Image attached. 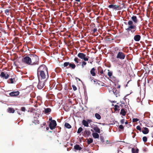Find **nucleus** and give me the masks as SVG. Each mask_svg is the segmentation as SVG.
<instances>
[{
    "instance_id": "a211bd4d",
    "label": "nucleus",
    "mask_w": 153,
    "mask_h": 153,
    "mask_svg": "<svg viewBox=\"0 0 153 153\" xmlns=\"http://www.w3.org/2000/svg\"><path fill=\"white\" fill-rule=\"evenodd\" d=\"M74 148L76 150H80L82 149V148L78 144H76L74 145Z\"/></svg>"
},
{
    "instance_id": "ea45409f",
    "label": "nucleus",
    "mask_w": 153,
    "mask_h": 153,
    "mask_svg": "<svg viewBox=\"0 0 153 153\" xmlns=\"http://www.w3.org/2000/svg\"><path fill=\"white\" fill-rule=\"evenodd\" d=\"M119 130L120 131L121 130H123L124 129V127L122 125H120L119 126Z\"/></svg>"
},
{
    "instance_id": "f3484780",
    "label": "nucleus",
    "mask_w": 153,
    "mask_h": 153,
    "mask_svg": "<svg viewBox=\"0 0 153 153\" xmlns=\"http://www.w3.org/2000/svg\"><path fill=\"white\" fill-rule=\"evenodd\" d=\"M118 7L117 6V5L113 4H110L108 6V7L110 8H113L114 9L116 10H117V9Z\"/></svg>"
},
{
    "instance_id": "0eeeda50",
    "label": "nucleus",
    "mask_w": 153,
    "mask_h": 153,
    "mask_svg": "<svg viewBox=\"0 0 153 153\" xmlns=\"http://www.w3.org/2000/svg\"><path fill=\"white\" fill-rule=\"evenodd\" d=\"M56 123L55 120H51L50 123L49 127L50 128L51 130H52L55 129V127L56 126Z\"/></svg>"
},
{
    "instance_id": "4be33fe9",
    "label": "nucleus",
    "mask_w": 153,
    "mask_h": 153,
    "mask_svg": "<svg viewBox=\"0 0 153 153\" xmlns=\"http://www.w3.org/2000/svg\"><path fill=\"white\" fill-rule=\"evenodd\" d=\"M82 123L83 125H84V126L87 127L88 126V122L85 120H83L82 122Z\"/></svg>"
},
{
    "instance_id": "2eb2a0df",
    "label": "nucleus",
    "mask_w": 153,
    "mask_h": 153,
    "mask_svg": "<svg viewBox=\"0 0 153 153\" xmlns=\"http://www.w3.org/2000/svg\"><path fill=\"white\" fill-rule=\"evenodd\" d=\"M38 117H39V116H38ZM38 118L34 117L33 119V122L35 123L36 124H37L39 123V120H38Z\"/></svg>"
},
{
    "instance_id": "5701e85b",
    "label": "nucleus",
    "mask_w": 153,
    "mask_h": 153,
    "mask_svg": "<svg viewBox=\"0 0 153 153\" xmlns=\"http://www.w3.org/2000/svg\"><path fill=\"white\" fill-rule=\"evenodd\" d=\"M120 113V114L122 115L123 116H124L126 114V112L124 108H122L121 109Z\"/></svg>"
},
{
    "instance_id": "2f4dec72",
    "label": "nucleus",
    "mask_w": 153,
    "mask_h": 153,
    "mask_svg": "<svg viewBox=\"0 0 153 153\" xmlns=\"http://www.w3.org/2000/svg\"><path fill=\"white\" fill-rule=\"evenodd\" d=\"M14 79V78H10L8 80V82L9 83H14L13 79Z\"/></svg>"
},
{
    "instance_id": "9b49d317",
    "label": "nucleus",
    "mask_w": 153,
    "mask_h": 153,
    "mask_svg": "<svg viewBox=\"0 0 153 153\" xmlns=\"http://www.w3.org/2000/svg\"><path fill=\"white\" fill-rule=\"evenodd\" d=\"M45 85L44 82L41 81H39L37 87L39 89H42Z\"/></svg>"
},
{
    "instance_id": "a18cd8bd",
    "label": "nucleus",
    "mask_w": 153,
    "mask_h": 153,
    "mask_svg": "<svg viewBox=\"0 0 153 153\" xmlns=\"http://www.w3.org/2000/svg\"><path fill=\"white\" fill-rule=\"evenodd\" d=\"M21 110L23 111H25L26 110V108L25 107H22L21 108Z\"/></svg>"
},
{
    "instance_id": "e433bc0d",
    "label": "nucleus",
    "mask_w": 153,
    "mask_h": 153,
    "mask_svg": "<svg viewBox=\"0 0 153 153\" xmlns=\"http://www.w3.org/2000/svg\"><path fill=\"white\" fill-rule=\"evenodd\" d=\"M83 129L82 128V127H80L78 129L77 131V133L78 134H79L82 131Z\"/></svg>"
},
{
    "instance_id": "c9c22d12",
    "label": "nucleus",
    "mask_w": 153,
    "mask_h": 153,
    "mask_svg": "<svg viewBox=\"0 0 153 153\" xmlns=\"http://www.w3.org/2000/svg\"><path fill=\"white\" fill-rule=\"evenodd\" d=\"M61 69L59 67L56 68L55 70V71L56 72H59L61 71Z\"/></svg>"
},
{
    "instance_id": "bf43d9fd",
    "label": "nucleus",
    "mask_w": 153,
    "mask_h": 153,
    "mask_svg": "<svg viewBox=\"0 0 153 153\" xmlns=\"http://www.w3.org/2000/svg\"><path fill=\"white\" fill-rule=\"evenodd\" d=\"M120 85H117V88H120Z\"/></svg>"
},
{
    "instance_id": "a19ab883",
    "label": "nucleus",
    "mask_w": 153,
    "mask_h": 153,
    "mask_svg": "<svg viewBox=\"0 0 153 153\" xmlns=\"http://www.w3.org/2000/svg\"><path fill=\"white\" fill-rule=\"evenodd\" d=\"M111 59L112 62H117V59L116 58L113 57L111 58Z\"/></svg>"
},
{
    "instance_id": "0e129e2a",
    "label": "nucleus",
    "mask_w": 153,
    "mask_h": 153,
    "mask_svg": "<svg viewBox=\"0 0 153 153\" xmlns=\"http://www.w3.org/2000/svg\"><path fill=\"white\" fill-rule=\"evenodd\" d=\"M49 120L50 121H51V120H52V117H51L50 118H49Z\"/></svg>"
},
{
    "instance_id": "4d7b16f0",
    "label": "nucleus",
    "mask_w": 153,
    "mask_h": 153,
    "mask_svg": "<svg viewBox=\"0 0 153 153\" xmlns=\"http://www.w3.org/2000/svg\"><path fill=\"white\" fill-rule=\"evenodd\" d=\"M139 151V150L138 149H137L135 151V153H138Z\"/></svg>"
},
{
    "instance_id": "9d476101",
    "label": "nucleus",
    "mask_w": 153,
    "mask_h": 153,
    "mask_svg": "<svg viewBox=\"0 0 153 153\" xmlns=\"http://www.w3.org/2000/svg\"><path fill=\"white\" fill-rule=\"evenodd\" d=\"M19 94V91H13L9 93V95L11 97L16 96L18 95Z\"/></svg>"
},
{
    "instance_id": "c756f323",
    "label": "nucleus",
    "mask_w": 153,
    "mask_h": 153,
    "mask_svg": "<svg viewBox=\"0 0 153 153\" xmlns=\"http://www.w3.org/2000/svg\"><path fill=\"white\" fill-rule=\"evenodd\" d=\"M108 75L109 77H111L112 75L113 72L110 71L109 70H108Z\"/></svg>"
},
{
    "instance_id": "052dcab7",
    "label": "nucleus",
    "mask_w": 153,
    "mask_h": 153,
    "mask_svg": "<svg viewBox=\"0 0 153 153\" xmlns=\"http://www.w3.org/2000/svg\"><path fill=\"white\" fill-rule=\"evenodd\" d=\"M97 81H98V80L97 79H95L94 80V82H96Z\"/></svg>"
},
{
    "instance_id": "58836bf2",
    "label": "nucleus",
    "mask_w": 153,
    "mask_h": 153,
    "mask_svg": "<svg viewBox=\"0 0 153 153\" xmlns=\"http://www.w3.org/2000/svg\"><path fill=\"white\" fill-rule=\"evenodd\" d=\"M150 115V113L149 112H146L144 114V116L146 117H149Z\"/></svg>"
},
{
    "instance_id": "5fc2aeb1",
    "label": "nucleus",
    "mask_w": 153,
    "mask_h": 153,
    "mask_svg": "<svg viewBox=\"0 0 153 153\" xmlns=\"http://www.w3.org/2000/svg\"><path fill=\"white\" fill-rule=\"evenodd\" d=\"M88 122V123H90L91 122H92V120H88L87 121Z\"/></svg>"
},
{
    "instance_id": "49530a36",
    "label": "nucleus",
    "mask_w": 153,
    "mask_h": 153,
    "mask_svg": "<svg viewBox=\"0 0 153 153\" xmlns=\"http://www.w3.org/2000/svg\"><path fill=\"white\" fill-rule=\"evenodd\" d=\"M111 79H112V80H113L114 81H115V80H116V78L115 77L113 76L112 75V76H111V77H109Z\"/></svg>"
},
{
    "instance_id": "dca6fc26",
    "label": "nucleus",
    "mask_w": 153,
    "mask_h": 153,
    "mask_svg": "<svg viewBox=\"0 0 153 153\" xmlns=\"http://www.w3.org/2000/svg\"><path fill=\"white\" fill-rule=\"evenodd\" d=\"M95 71L96 69L94 68H92L91 70L90 73L92 76H96V73H95Z\"/></svg>"
},
{
    "instance_id": "c85d7f7f",
    "label": "nucleus",
    "mask_w": 153,
    "mask_h": 153,
    "mask_svg": "<svg viewBox=\"0 0 153 153\" xmlns=\"http://www.w3.org/2000/svg\"><path fill=\"white\" fill-rule=\"evenodd\" d=\"M87 143L88 144H90L91 143H92L93 142V139L91 138H89L87 140Z\"/></svg>"
},
{
    "instance_id": "6e6d98bb",
    "label": "nucleus",
    "mask_w": 153,
    "mask_h": 153,
    "mask_svg": "<svg viewBox=\"0 0 153 153\" xmlns=\"http://www.w3.org/2000/svg\"><path fill=\"white\" fill-rule=\"evenodd\" d=\"M117 6L118 7L117 9L118 10H120L122 8L120 5H117Z\"/></svg>"
},
{
    "instance_id": "37998d69",
    "label": "nucleus",
    "mask_w": 153,
    "mask_h": 153,
    "mask_svg": "<svg viewBox=\"0 0 153 153\" xmlns=\"http://www.w3.org/2000/svg\"><path fill=\"white\" fill-rule=\"evenodd\" d=\"M136 129L140 131H141V128L139 126H138L136 127Z\"/></svg>"
},
{
    "instance_id": "b1692460",
    "label": "nucleus",
    "mask_w": 153,
    "mask_h": 153,
    "mask_svg": "<svg viewBox=\"0 0 153 153\" xmlns=\"http://www.w3.org/2000/svg\"><path fill=\"white\" fill-rule=\"evenodd\" d=\"M51 109L49 108H45L44 112L45 114L48 113L51 111Z\"/></svg>"
},
{
    "instance_id": "4468645a",
    "label": "nucleus",
    "mask_w": 153,
    "mask_h": 153,
    "mask_svg": "<svg viewBox=\"0 0 153 153\" xmlns=\"http://www.w3.org/2000/svg\"><path fill=\"white\" fill-rule=\"evenodd\" d=\"M149 130L146 127H143L142 130V132L145 134H146L149 133Z\"/></svg>"
},
{
    "instance_id": "6e6552de",
    "label": "nucleus",
    "mask_w": 153,
    "mask_h": 153,
    "mask_svg": "<svg viewBox=\"0 0 153 153\" xmlns=\"http://www.w3.org/2000/svg\"><path fill=\"white\" fill-rule=\"evenodd\" d=\"M9 74H7V72L6 73V72H1L0 75V76L1 78L5 79H7L9 78Z\"/></svg>"
},
{
    "instance_id": "864d4df0",
    "label": "nucleus",
    "mask_w": 153,
    "mask_h": 153,
    "mask_svg": "<svg viewBox=\"0 0 153 153\" xmlns=\"http://www.w3.org/2000/svg\"><path fill=\"white\" fill-rule=\"evenodd\" d=\"M132 134H134V135L132 136V137L133 138H134L136 136V133H135L132 132Z\"/></svg>"
},
{
    "instance_id": "bb28decb",
    "label": "nucleus",
    "mask_w": 153,
    "mask_h": 153,
    "mask_svg": "<svg viewBox=\"0 0 153 153\" xmlns=\"http://www.w3.org/2000/svg\"><path fill=\"white\" fill-rule=\"evenodd\" d=\"M65 126L67 128L70 129L71 128V125L68 123H65Z\"/></svg>"
},
{
    "instance_id": "774afa93",
    "label": "nucleus",
    "mask_w": 153,
    "mask_h": 153,
    "mask_svg": "<svg viewBox=\"0 0 153 153\" xmlns=\"http://www.w3.org/2000/svg\"><path fill=\"white\" fill-rule=\"evenodd\" d=\"M106 143H109V141L108 140H107L106 141Z\"/></svg>"
},
{
    "instance_id": "72a5a7b5",
    "label": "nucleus",
    "mask_w": 153,
    "mask_h": 153,
    "mask_svg": "<svg viewBox=\"0 0 153 153\" xmlns=\"http://www.w3.org/2000/svg\"><path fill=\"white\" fill-rule=\"evenodd\" d=\"M85 61H82L81 62V66L82 68H83L84 66L85 65L87 64V63Z\"/></svg>"
},
{
    "instance_id": "de8ad7c7",
    "label": "nucleus",
    "mask_w": 153,
    "mask_h": 153,
    "mask_svg": "<svg viewBox=\"0 0 153 153\" xmlns=\"http://www.w3.org/2000/svg\"><path fill=\"white\" fill-rule=\"evenodd\" d=\"M97 31V29L96 28H94L93 30L92 31L93 32V33H95Z\"/></svg>"
},
{
    "instance_id": "39448f33",
    "label": "nucleus",
    "mask_w": 153,
    "mask_h": 153,
    "mask_svg": "<svg viewBox=\"0 0 153 153\" xmlns=\"http://www.w3.org/2000/svg\"><path fill=\"white\" fill-rule=\"evenodd\" d=\"M77 56L84 61H88V60L89 57L86 56L85 53H79L77 54Z\"/></svg>"
},
{
    "instance_id": "423d86ee",
    "label": "nucleus",
    "mask_w": 153,
    "mask_h": 153,
    "mask_svg": "<svg viewBox=\"0 0 153 153\" xmlns=\"http://www.w3.org/2000/svg\"><path fill=\"white\" fill-rule=\"evenodd\" d=\"M126 55L123 52L120 51L117 53L116 58L118 59L121 60H123L125 59Z\"/></svg>"
},
{
    "instance_id": "f704fd0d",
    "label": "nucleus",
    "mask_w": 153,
    "mask_h": 153,
    "mask_svg": "<svg viewBox=\"0 0 153 153\" xmlns=\"http://www.w3.org/2000/svg\"><path fill=\"white\" fill-rule=\"evenodd\" d=\"M74 61L76 63H78L79 62V61L80 60L77 57H75L74 59Z\"/></svg>"
},
{
    "instance_id": "6ab92c4d",
    "label": "nucleus",
    "mask_w": 153,
    "mask_h": 153,
    "mask_svg": "<svg viewBox=\"0 0 153 153\" xmlns=\"http://www.w3.org/2000/svg\"><path fill=\"white\" fill-rule=\"evenodd\" d=\"M69 66L67 67V68H71L72 69H74L76 67V65L75 64L70 63L69 64Z\"/></svg>"
},
{
    "instance_id": "f03ea898",
    "label": "nucleus",
    "mask_w": 153,
    "mask_h": 153,
    "mask_svg": "<svg viewBox=\"0 0 153 153\" xmlns=\"http://www.w3.org/2000/svg\"><path fill=\"white\" fill-rule=\"evenodd\" d=\"M131 20H129L128 22V26L126 30L128 32H131L132 33H134L136 30V25L134 24H136L138 22V20L136 16L133 15L131 17Z\"/></svg>"
},
{
    "instance_id": "a878e982",
    "label": "nucleus",
    "mask_w": 153,
    "mask_h": 153,
    "mask_svg": "<svg viewBox=\"0 0 153 153\" xmlns=\"http://www.w3.org/2000/svg\"><path fill=\"white\" fill-rule=\"evenodd\" d=\"M7 110L8 112L10 113H14L15 111V110L12 108H9Z\"/></svg>"
},
{
    "instance_id": "13d9d810",
    "label": "nucleus",
    "mask_w": 153,
    "mask_h": 153,
    "mask_svg": "<svg viewBox=\"0 0 153 153\" xmlns=\"http://www.w3.org/2000/svg\"><path fill=\"white\" fill-rule=\"evenodd\" d=\"M103 70H102L100 71V73L101 74H103Z\"/></svg>"
},
{
    "instance_id": "603ef678",
    "label": "nucleus",
    "mask_w": 153,
    "mask_h": 153,
    "mask_svg": "<svg viewBox=\"0 0 153 153\" xmlns=\"http://www.w3.org/2000/svg\"><path fill=\"white\" fill-rule=\"evenodd\" d=\"M131 151L132 153H135V150L134 148H132L131 149Z\"/></svg>"
},
{
    "instance_id": "680f3d73",
    "label": "nucleus",
    "mask_w": 153,
    "mask_h": 153,
    "mask_svg": "<svg viewBox=\"0 0 153 153\" xmlns=\"http://www.w3.org/2000/svg\"><path fill=\"white\" fill-rule=\"evenodd\" d=\"M75 1L77 2H80V0H74Z\"/></svg>"
},
{
    "instance_id": "338daca9",
    "label": "nucleus",
    "mask_w": 153,
    "mask_h": 153,
    "mask_svg": "<svg viewBox=\"0 0 153 153\" xmlns=\"http://www.w3.org/2000/svg\"><path fill=\"white\" fill-rule=\"evenodd\" d=\"M17 113L20 115L21 114H20V113L18 111H17Z\"/></svg>"
},
{
    "instance_id": "412c9836",
    "label": "nucleus",
    "mask_w": 153,
    "mask_h": 153,
    "mask_svg": "<svg viewBox=\"0 0 153 153\" xmlns=\"http://www.w3.org/2000/svg\"><path fill=\"white\" fill-rule=\"evenodd\" d=\"M69 62H65L64 63L62 64L61 65V66L62 68H64V67H67L68 65H69Z\"/></svg>"
},
{
    "instance_id": "1a4fd4ad",
    "label": "nucleus",
    "mask_w": 153,
    "mask_h": 153,
    "mask_svg": "<svg viewBox=\"0 0 153 153\" xmlns=\"http://www.w3.org/2000/svg\"><path fill=\"white\" fill-rule=\"evenodd\" d=\"M113 92L116 97L120 96V90H117L116 88H114L113 89Z\"/></svg>"
},
{
    "instance_id": "4c0bfd02",
    "label": "nucleus",
    "mask_w": 153,
    "mask_h": 153,
    "mask_svg": "<svg viewBox=\"0 0 153 153\" xmlns=\"http://www.w3.org/2000/svg\"><path fill=\"white\" fill-rule=\"evenodd\" d=\"M4 13L6 15H9V10L8 9H7L5 10Z\"/></svg>"
},
{
    "instance_id": "aec40b11",
    "label": "nucleus",
    "mask_w": 153,
    "mask_h": 153,
    "mask_svg": "<svg viewBox=\"0 0 153 153\" xmlns=\"http://www.w3.org/2000/svg\"><path fill=\"white\" fill-rule=\"evenodd\" d=\"M93 129L96 132L100 133V129L97 126L94 127Z\"/></svg>"
},
{
    "instance_id": "393cba45",
    "label": "nucleus",
    "mask_w": 153,
    "mask_h": 153,
    "mask_svg": "<svg viewBox=\"0 0 153 153\" xmlns=\"http://www.w3.org/2000/svg\"><path fill=\"white\" fill-rule=\"evenodd\" d=\"M92 134L93 137L95 138H99V135L97 133H93Z\"/></svg>"
},
{
    "instance_id": "e2e57ef3",
    "label": "nucleus",
    "mask_w": 153,
    "mask_h": 153,
    "mask_svg": "<svg viewBox=\"0 0 153 153\" xmlns=\"http://www.w3.org/2000/svg\"><path fill=\"white\" fill-rule=\"evenodd\" d=\"M128 123V122L127 121H126V122H125V124H127Z\"/></svg>"
},
{
    "instance_id": "f8f14e48",
    "label": "nucleus",
    "mask_w": 153,
    "mask_h": 153,
    "mask_svg": "<svg viewBox=\"0 0 153 153\" xmlns=\"http://www.w3.org/2000/svg\"><path fill=\"white\" fill-rule=\"evenodd\" d=\"M141 39V36L139 35H135L134 37V40L136 42L139 41Z\"/></svg>"
},
{
    "instance_id": "09e8293b",
    "label": "nucleus",
    "mask_w": 153,
    "mask_h": 153,
    "mask_svg": "<svg viewBox=\"0 0 153 153\" xmlns=\"http://www.w3.org/2000/svg\"><path fill=\"white\" fill-rule=\"evenodd\" d=\"M72 87L73 89V90L74 91H76L77 90V88L76 87L75 85H73Z\"/></svg>"
},
{
    "instance_id": "3c124183",
    "label": "nucleus",
    "mask_w": 153,
    "mask_h": 153,
    "mask_svg": "<svg viewBox=\"0 0 153 153\" xmlns=\"http://www.w3.org/2000/svg\"><path fill=\"white\" fill-rule=\"evenodd\" d=\"M125 119H123L121 120L120 122L121 124H123L125 122Z\"/></svg>"
},
{
    "instance_id": "7ed1b4c3",
    "label": "nucleus",
    "mask_w": 153,
    "mask_h": 153,
    "mask_svg": "<svg viewBox=\"0 0 153 153\" xmlns=\"http://www.w3.org/2000/svg\"><path fill=\"white\" fill-rule=\"evenodd\" d=\"M31 65H38L39 64V57L34 54H31Z\"/></svg>"
},
{
    "instance_id": "f257e3e1",
    "label": "nucleus",
    "mask_w": 153,
    "mask_h": 153,
    "mask_svg": "<svg viewBox=\"0 0 153 153\" xmlns=\"http://www.w3.org/2000/svg\"><path fill=\"white\" fill-rule=\"evenodd\" d=\"M37 75L38 79H48L49 76L48 70L44 65H40L37 70Z\"/></svg>"
},
{
    "instance_id": "c03bdc74",
    "label": "nucleus",
    "mask_w": 153,
    "mask_h": 153,
    "mask_svg": "<svg viewBox=\"0 0 153 153\" xmlns=\"http://www.w3.org/2000/svg\"><path fill=\"white\" fill-rule=\"evenodd\" d=\"M138 120V119L137 118H134L132 120V121L133 122H137Z\"/></svg>"
},
{
    "instance_id": "473e14b6",
    "label": "nucleus",
    "mask_w": 153,
    "mask_h": 153,
    "mask_svg": "<svg viewBox=\"0 0 153 153\" xmlns=\"http://www.w3.org/2000/svg\"><path fill=\"white\" fill-rule=\"evenodd\" d=\"M119 108V106L117 105H114V110L115 111H119L120 110V109H118Z\"/></svg>"
},
{
    "instance_id": "8fccbe9b",
    "label": "nucleus",
    "mask_w": 153,
    "mask_h": 153,
    "mask_svg": "<svg viewBox=\"0 0 153 153\" xmlns=\"http://www.w3.org/2000/svg\"><path fill=\"white\" fill-rule=\"evenodd\" d=\"M144 69H145L146 71H147V72H148L149 73L150 71V70H149V68L148 67H146Z\"/></svg>"
},
{
    "instance_id": "cd10ccee",
    "label": "nucleus",
    "mask_w": 153,
    "mask_h": 153,
    "mask_svg": "<svg viewBox=\"0 0 153 153\" xmlns=\"http://www.w3.org/2000/svg\"><path fill=\"white\" fill-rule=\"evenodd\" d=\"M95 117L98 120H100L101 118V116L98 113H96L95 114Z\"/></svg>"
},
{
    "instance_id": "79ce46f5",
    "label": "nucleus",
    "mask_w": 153,
    "mask_h": 153,
    "mask_svg": "<svg viewBox=\"0 0 153 153\" xmlns=\"http://www.w3.org/2000/svg\"><path fill=\"white\" fill-rule=\"evenodd\" d=\"M147 138L146 136H144L143 137V140L144 142H146L147 141Z\"/></svg>"
},
{
    "instance_id": "7c9ffc66",
    "label": "nucleus",
    "mask_w": 153,
    "mask_h": 153,
    "mask_svg": "<svg viewBox=\"0 0 153 153\" xmlns=\"http://www.w3.org/2000/svg\"><path fill=\"white\" fill-rule=\"evenodd\" d=\"M100 139L101 141V143H102V144L103 143L105 142L104 138L103 136H100Z\"/></svg>"
},
{
    "instance_id": "ddd939ff",
    "label": "nucleus",
    "mask_w": 153,
    "mask_h": 153,
    "mask_svg": "<svg viewBox=\"0 0 153 153\" xmlns=\"http://www.w3.org/2000/svg\"><path fill=\"white\" fill-rule=\"evenodd\" d=\"M91 133L90 131L85 130L83 132V136L85 137H88L89 136Z\"/></svg>"
},
{
    "instance_id": "69168bd1",
    "label": "nucleus",
    "mask_w": 153,
    "mask_h": 153,
    "mask_svg": "<svg viewBox=\"0 0 153 153\" xmlns=\"http://www.w3.org/2000/svg\"><path fill=\"white\" fill-rule=\"evenodd\" d=\"M49 127H47L46 128V130H49Z\"/></svg>"
},
{
    "instance_id": "20e7f679",
    "label": "nucleus",
    "mask_w": 153,
    "mask_h": 153,
    "mask_svg": "<svg viewBox=\"0 0 153 153\" xmlns=\"http://www.w3.org/2000/svg\"><path fill=\"white\" fill-rule=\"evenodd\" d=\"M31 54H29L28 56L25 57L22 59V61L26 64L31 65Z\"/></svg>"
}]
</instances>
